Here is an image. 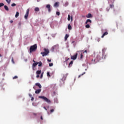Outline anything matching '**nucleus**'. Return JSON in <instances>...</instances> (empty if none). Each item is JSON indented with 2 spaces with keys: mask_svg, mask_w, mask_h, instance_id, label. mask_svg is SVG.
I'll list each match as a JSON object with an SVG mask.
<instances>
[{
  "mask_svg": "<svg viewBox=\"0 0 124 124\" xmlns=\"http://www.w3.org/2000/svg\"><path fill=\"white\" fill-rule=\"evenodd\" d=\"M44 108L46 110V111H47V108H46V107H44Z\"/></svg>",
  "mask_w": 124,
  "mask_h": 124,
  "instance_id": "51",
  "label": "nucleus"
},
{
  "mask_svg": "<svg viewBox=\"0 0 124 124\" xmlns=\"http://www.w3.org/2000/svg\"><path fill=\"white\" fill-rule=\"evenodd\" d=\"M39 98H42V99H44V100L47 103H51V100H49L48 98H47V97L44 96H39Z\"/></svg>",
  "mask_w": 124,
  "mask_h": 124,
  "instance_id": "3",
  "label": "nucleus"
},
{
  "mask_svg": "<svg viewBox=\"0 0 124 124\" xmlns=\"http://www.w3.org/2000/svg\"><path fill=\"white\" fill-rule=\"evenodd\" d=\"M70 20V15H68V21H69Z\"/></svg>",
  "mask_w": 124,
  "mask_h": 124,
  "instance_id": "35",
  "label": "nucleus"
},
{
  "mask_svg": "<svg viewBox=\"0 0 124 124\" xmlns=\"http://www.w3.org/2000/svg\"><path fill=\"white\" fill-rule=\"evenodd\" d=\"M34 11H36V12H38V11H39V8L36 7L34 9Z\"/></svg>",
  "mask_w": 124,
  "mask_h": 124,
  "instance_id": "23",
  "label": "nucleus"
},
{
  "mask_svg": "<svg viewBox=\"0 0 124 124\" xmlns=\"http://www.w3.org/2000/svg\"><path fill=\"white\" fill-rule=\"evenodd\" d=\"M56 15H57L58 16H60V12H56Z\"/></svg>",
  "mask_w": 124,
  "mask_h": 124,
  "instance_id": "38",
  "label": "nucleus"
},
{
  "mask_svg": "<svg viewBox=\"0 0 124 124\" xmlns=\"http://www.w3.org/2000/svg\"><path fill=\"white\" fill-rule=\"evenodd\" d=\"M37 63H38V66H41V65H42V62H37Z\"/></svg>",
  "mask_w": 124,
  "mask_h": 124,
  "instance_id": "24",
  "label": "nucleus"
},
{
  "mask_svg": "<svg viewBox=\"0 0 124 124\" xmlns=\"http://www.w3.org/2000/svg\"><path fill=\"white\" fill-rule=\"evenodd\" d=\"M4 9H5V10H6V11H8L9 10V9L7 5L4 6Z\"/></svg>",
  "mask_w": 124,
  "mask_h": 124,
  "instance_id": "19",
  "label": "nucleus"
},
{
  "mask_svg": "<svg viewBox=\"0 0 124 124\" xmlns=\"http://www.w3.org/2000/svg\"><path fill=\"white\" fill-rule=\"evenodd\" d=\"M88 23H90L91 24V23H92V20L91 19H87L85 22V24H88Z\"/></svg>",
  "mask_w": 124,
  "mask_h": 124,
  "instance_id": "15",
  "label": "nucleus"
},
{
  "mask_svg": "<svg viewBox=\"0 0 124 124\" xmlns=\"http://www.w3.org/2000/svg\"><path fill=\"white\" fill-rule=\"evenodd\" d=\"M4 5V4L3 3H0V7H1V6H3Z\"/></svg>",
  "mask_w": 124,
  "mask_h": 124,
  "instance_id": "33",
  "label": "nucleus"
},
{
  "mask_svg": "<svg viewBox=\"0 0 124 124\" xmlns=\"http://www.w3.org/2000/svg\"><path fill=\"white\" fill-rule=\"evenodd\" d=\"M68 29L70 31L72 30V27H71V25H70V24H68Z\"/></svg>",
  "mask_w": 124,
  "mask_h": 124,
  "instance_id": "18",
  "label": "nucleus"
},
{
  "mask_svg": "<svg viewBox=\"0 0 124 124\" xmlns=\"http://www.w3.org/2000/svg\"><path fill=\"white\" fill-rule=\"evenodd\" d=\"M33 115L34 116H37V113H33Z\"/></svg>",
  "mask_w": 124,
  "mask_h": 124,
  "instance_id": "44",
  "label": "nucleus"
},
{
  "mask_svg": "<svg viewBox=\"0 0 124 124\" xmlns=\"http://www.w3.org/2000/svg\"><path fill=\"white\" fill-rule=\"evenodd\" d=\"M15 17L16 18H18V17H19V12H16Z\"/></svg>",
  "mask_w": 124,
  "mask_h": 124,
  "instance_id": "21",
  "label": "nucleus"
},
{
  "mask_svg": "<svg viewBox=\"0 0 124 124\" xmlns=\"http://www.w3.org/2000/svg\"><path fill=\"white\" fill-rule=\"evenodd\" d=\"M49 66H53V63H51L49 64Z\"/></svg>",
  "mask_w": 124,
  "mask_h": 124,
  "instance_id": "40",
  "label": "nucleus"
},
{
  "mask_svg": "<svg viewBox=\"0 0 124 124\" xmlns=\"http://www.w3.org/2000/svg\"><path fill=\"white\" fill-rule=\"evenodd\" d=\"M41 92V89H37L35 91V93L36 94H38V93H40V92Z\"/></svg>",
  "mask_w": 124,
  "mask_h": 124,
  "instance_id": "9",
  "label": "nucleus"
},
{
  "mask_svg": "<svg viewBox=\"0 0 124 124\" xmlns=\"http://www.w3.org/2000/svg\"><path fill=\"white\" fill-rule=\"evenodd\" d=\"M65 62H67V61H68L69 60H70V59L69 58H67V57H66V58H65Z\"/></svg>",
  "mask_w": 124,
  "mask_h": 124,
  "instance_id": "37",
  "label": "nucleus"
},
{
  "mask_svg": "<svg viewBox=\"0 0 124 124\" xmlns=\"http://www.w3.org/2000/svg\"><path fill=\"white\" fill-rule=\"evenodd\" d=\"M36 73L38 75H39V74H41V70H38V71H37Z\"/></svg>",
  "mask_w": 124,
  "mask_h": 124,
  "instance_id": "20",
  "label": "nucleus"
},
{
  "mask_svg": "<svg viewBox=\"0 0 124 124\" xmlns=\"http://www.w3.org/2000/svg\"><path fill=\"white\" fill-rule=\"evenodd\" d=\"M37 64H38V63H37V62L33 63L32 69H33V70H34V68L35 67V66H36V65H37Z\"/></svg>",
  "mask_w": 124,
  "mask_h": 124,
  "instance_id": "11",
  "label": "nucleus"
},
{
  "mask_svg": "<svg viewBox=\"0 0 124 124\" xmlns=\"http://www.w3.org/2000/svg\"><path fill=\"white\" fill-rule=\"evenodd\" d=\"M44 52H41V55H42V57H45V56H47L48 54H49V49L47 48H44Z\"/></svg>",
  "mask_w": 124,
  "mask_h": 124,
  "instance_id": "2",
  "label": "nucleus"
},
{
  "mask_svg": "<svg viewBox=\"0 0 124 124\" xmlns=\"http://www.w3.org/2000/svg\"><path fill=\"white\" fill-rule=\"evenodd\" d=\"M47 76L48 77H51V75H50V73L49 72H47Z\"/></svg>",
  "mask_w": 124,
  "mask_h": 124,
  "instance_id": "32",
  "label": "nucleus"
},
{
  "mask_svg": "<svg viewBox=\"0 0 124 124\" xmlns=\"http://www.w3.org/2000/svg\"><path fill=\"white\" fill-rule=\"evenodd\" d=\"M71 21H72V17H71Z\"/></svg>",
  "mask_w": 124,
  "mask_h": 124,
  "instance_id": "55",
  "label": "nucleus"
},
{
  "mask_svg": "<svg viewBox=\"0 0 124 124\" xmlns=\"http://www.w3.org/2000/svg\"><path fill=\"white\" fill-rule=\"evenodd\" d=\"M110 8H114V5L113 4H110L109 5Z\"/></svg>",
  "mask_w": 124,
  "mask_h": 124,
  "instance_id": "28",
  "label": "nucleus"
},
{
  "mask_svg": "<svg viewBox=\"0 0 124 124\" xmlns=\"http://www.w3.org/2000/svg\"><path fill=\"white\" fill-rule=\"evenodd\" d=\"M44 73H42L41 75V76H40V78L41 79H42V78H43V74H44Z\"/></svg>",
  "mask_w": 124,
  "mask_h": 124,
  "instance_id": "31",
  "label": "nucleus"
},
{
  "mask_svg": "<svg viewBox=\"0 0 124 124\" xmlns=\"http://www.w3.org/2000/svg\"><path fill=\"white\" fill-rule=\"evenodd\" d=\"M92 62H93V60H92Z\"/></svg>",
  "mask_w": 124,
  "mask_h": 124,
  "instance_id": "56",
  "label": "nucleus"
},
{
  "mask_svg": "<svg viewBox=\"0 0 124 124\" xmlns=\"http://www.w3.org/2000/svg\"><path fill=\"white\" fill-rule=\"evenodd\" d=\"M83 53H88V51H87V50H85L84 52H83Z\"/></svg>",
  "mask_w": 124,
  "mask_h": 124,
  "instance_id": "49",
  "label": "nucleus"
},
{
  "mask_svg": "<svg viewBox=\"0 0 124 124\" xmlns=\"http://www.w3.org/2000/svg\"><path fill=\"white\" fill-rule=\"evenodd\" d=\"M41 120H43V117H42V116H41Z\"/></svg>",
  "mask_w": 124,
  "mask_h": 124,
  "instance_id": "50",
  "label": "nucleus"
},
{
  "mask_svg": "<svg viewBox=\"0 0 124 124\" xmlns=\"http://www.w3.org/2000/svg\"><path fill=\"white\" fill-rule=\"evenodd\" d=\"M46 7L47 8L48 12H51V5H50V4H47L46 5Z\"/></svg>",
  "mask_w": 124,
  "mask_h": 124,
  "instance_id": "8",
  "label": "nucleus"
},
{
  "mask_svg": "<svg viewBox=\"0 0 124 124\" xmlns=\"http://www.w3.org/2000/svg\"><path fill=\"white\" fill-rule=\"evenodd\" d=\"M98 42H99V41H100V39H98Z\"/></svg>",
  "mask_w": 124,
  "mask_h": 124,
  "instance_id": "52",
  "label": "nucleus"
},
{
  "mask_svg": "<svg viewBox=\"0 0 124 124\" xmlns=\"http://www.w3.org/2000/svg\"><path fill=\"white\" fill-rule=\"evenodd\" d=\"M60 84L61 86L64 84V82L63 81V78H62L60 80Z\"/></svg>",
  "mask_w": 124,
  "mask_h": 124,
  "instance_id": "12",
  "label": "nucleus"
},
{
  "mask_svg": "<svg viewBox=\"0 0 124 124\" xmlns=\"http://www.w3.org/2000/svg\"><path fill=\"white\" fill-rule=\"evenodd\" d=\"M85 73H86L84 72V73H83V74H82L79 75L78 78H80V77H81V76H83V75H84V74H85Z\"/></svg>",
  "mask_w": 124,
  "mask_h": 124,
  "instance_id": "29",
  "label": "nucleus"
},
{
  "mask_svg": "<svg viewBox=\"0 0 124 124\" xmlns=\"http://www.w3.org/2000/svg\"><path fill=\"white\" fill-rule=\"evenodd\" d=\"M36 78H39V75H37L36 76Z\"/></svg>",
  "mask_w": 124,
  "mask_h": 124,
  "instance_id": "47",
  "label": "nucleus"
},
{
  "mask_svg": "<svg viewBox=\"0 0 124 124\" xmlns=\"http://www.w3.org/2000/svg\"><path fill=\"white\" fill-rule=\"evenodd\" d=\"M72 64H73V61H72L69 63L68 67H71V66H72Z\"/></svg>",
  "mask_w": 124,
  "mask_h": 124,
  "instance_id": "17",
  "label": "nucleus"
},
{
  "mask_svg": "<svg viewBox=\"0 0 124 124\" xmlns=\"http://www.w3.org/2000/svg\"><path fill=\"white\" fill-rule=\"evenodd\" d=\"M37 49V45L35 44L33 46H31L30 48V53H32V52H35Z\"/></svg>",
  "mask_w": 124,
  "mask_h": 124,
  "instance_id": "1",
  "label": "nucleus"
},
{
  "mask_svg": "<svg viewBox=\"0 0 124 124\" xmlns=\"http://www.w3.org/2000/svg\"><path fill=\"white\" fill-rule=\"evenodd\" d=\"M29 95L30 97H32V95H31V94H29Z\"/></svg>",
  "mask_w": 124,
  "mask_h": 124,
  "instance_id": "43",
  "label": "nucleus"
},
{
  "mask_svg": "<svg viewBox=\"0 0 124 124\" xmlns=\"http://www.w3.org/2000/svg\"><path fill=\"white\" fill-rule=\"evenodd\" d=\"M12 62L13 63H15L14 59H13V58H12Z\"/></svg>",
  "mask_w": 124,
  "mask_h": 124,
  "instance_id": "41",
  "label": "nucleus"
},
{
  "mask_svg": "<svg viewBox=\"0 0 124 124\" xmlns=\"http://www.w3.org/2000/svg\"><path fill=\"white\" fill-rule=\"evenodd\" d=\"M54 102H55V103H59V101H58L57 99H54Z\"/></svg>",
  "mask_w": 124,
  "mask_h": 124,
  "instance_id": "27",
  "label": "nucleus"
},
{
  "mask_svg": "<svg viewBox=\"0 0 124 124\" xmlns=\"http://www.w3.org/2000/svg\"><path fill=\"white\" fill-rule=\"evenodd\" d=\"M53 112H54V109H51L50 113H53Z\"/></svg>",
  "mask_w": 124,
  "mask_h": 124,
  "instance_id": "42",
  "label": "nucleus"
},
{
  "mask_svg": "<svg viewBox=\"0 0 124 124\" xmlns=\"http://www.w3.org/2000/svg\"><path fill=\"white\" fill-rule=\"evenodd\" d=\"M33 62H35V61H34V60H33Z\"/></svg>",
  "mask_w": 124,
  "mask_h": 124,
  "instance_id": "54",
  "label": "nucleus"
},
{
  "mask_svg": "<svg viewBox=\"0 0 124 124\" xmlns=\"http://www.w3.org/2000/svg\"><path fill=\"white\" fill-rule=\"evenodd\" d=\"M33 99H34V98H33V97H31V100L32 101H33Z\"/></svg>",
  "mask_w": 124,
  "mask_h": 124,
  "instance_id": "46",
  "label": "nucleus"
},
{
  "mask_svg": "<svg viewBox=\"0 0 124 124\" xmlns=\"http://www.w3.org/2000/svg\"><path fill=\"white\" fill-rule=\"evenodd\" d=\"M54 7H58L59 6V2H56L54 5Z\"/></svg>",
  "mask_w": 124,
  "mask_h": 124,
  "instance_id": "16",
  "label": "nucleus"
},
{
  "mask_svg": "<svg viewBox=\"0 0 124 124\" xmlns=\"http://www.w3.org/2000/svg\"><path fill=\"white\" fill-rule=\"evenodd\" d=\"M11 6H12V7H13L14 6H16V4L14 3L11 4Z\"/></svg>",
  "mask_w": 124,
  "mask_h": 124,
  "instance_id": "34",
  "label": "nucleus"
},
{
  "mask_svg": "<svg viewBox=\"0 0 124 124\" xmlns=\"http://www.w3.org/2000/svg\"><path fill=\"white\" fill-rule=\"evenodd\" d=\"M35 85H36V86H37L38 87H39V88L40 89H41V88H42V87L41 86V85L40 83H36L35 84Z\"/></svg>",
  "mask_w": 124,
  "mask_h": 124,
  "instance_id": "13",
  "label": "nucleus"
},
{
  "mask_svg": "<svg viewBox=\"0 0 124 124\" xmlns=\"http://www.w3.org/2000/svg\"><path fill=\"white\" fill-rule=\"evenodd\" d=\"M85 27L86 28V29H90V24H87L85 26Z\"/></svg>",
  "mask_w": 124,
  "mask_h": 124,
  "instance_id": "26",
  "label": "nucleus"
},
{
  "mask_svg": "<svg viewBox=\"0 0 124 124\" xmlns=\"http://www.w3.org/2000/svg\"><path fill=\"white\" fill-rule=\"evenodd\" d=\"M107 34H108V32L107 31L105 32L101 36L102 38H103V37H104L105 35H107Z\"/></svg>",
  "mask_w": 124,
  "mask_h": 124,
  "instance_id": "10",
  "label": "nucleus"
},
{
  "mask_svg": "<svg viewBox=\"0 0 124 124\" xmlns=\"http://www.w3.org/2000/svg\"><path fill=\"white\" fill-rule=\"evenodd\" d=\"M29 13H30V9H28L27 10L26 13L24 16L25 19H28V16H29Z\"/></svg>",
  "mask_w": 124,
  "mask_h": 124,
  "instance_id": "7",
  "label": "nucleus"
},
{
  "mask_svg": "<svg viewBox=\"0 0 124 124\" xmlns=\"http://www.w3.org/2000/svg\"><path fill=\"white\" fill-rule=\"evenodd\" d=\"M83 54L82 53H81V54H80V59L81 60H82V59H83Z\"/></svg>",
  "mask_w": 124,
  "mask_h": 124,
  "instance_id": "36",
  "label": "nucleus"
},
{
  "mask_svg": "<svg viewBox=\"0 0 124 124\" xmlns=\"http://www.w3.org/2000/svg\"><path fill=\"white\" fill-rule=\"evenodd\" d=\"M106 50L107 49L106 48H104L102 49V53H103L102 59H105L106 58V55H104V54H105V52Z\"/></svg>",
  "mask_w": 124,
  "mask_h": 124,
  "instance_id": "6",
  "label": "nucleus"
},
{
  "mask_svg": "<svg viewBox=\"0 0 124 124\" xmlns=\"http://www.w3.org/2000/svg\"><path fill=\"white\" fill-rule=\"evenodd\" d=\"M106 11H107L108 12H109V10H110V8L108 7L106 8Z\"/></svg>",
  "mask_w": 124,
  "mask_h": 124,
  "instance_id": "30",
  "label": "nucleus"
},
{
  "mask_svg": "<svg viewBox=\"0 0 124 124\" xmlns=\"http://www.w3.org/2000/svg\"><path fill=\"white\" fill-rule=\"evenodd\" d=\"M10 22L11 24H12V23H13V20H10Z\"/></svg>",
  "mask_w": 124,
  "mask_h": 124,
  "instance_id": "48",
  "label": "nucleus"
},
{
  "mask_svg": "<svg viewBox=\"0 0 124 124\" xmlns=\"http://www.w3.org/2000/svg\"><path fill=\"white\" fill-rule=\"evenodd\" d=\"M56 46H54L52 47V48H54V47H56Z\"/></svg>",
  "mask_w": 124,
  "mask_h": 124,
  "instance_id": "53",
  "label": "nucleus"
},
{
  "mask_svg": "<svg viewBox=\"0 0 124 124\" xmlns=\"http://www.w3.org/2000/svg\"><path fill=\"white\" fill-rule=\"evenodd\" d=\"M86 17L87 18H91L92 17V14H88Z\"/></svg>",
  "mask_w": 124,
  "mask_h": 124,
  "instance_id": "22",
  "label": "nucleus"
},
{
  "mask_svg": "<svg viewBox=\"0 0 124 124\" xmlns=\"http://www.w3.org/2000/svg\"><path fill=\"white\" fill-rule=\"evenodd\" d=\"M47 62H51V60L47 59Z\"/></svg>",
  "mask_w": 124,
  "mask_h": 124,
  "instance_id": "45",
  "label": "nucleus"
},
{
  "mask_svg": "<svg viewBox=\"0 0 124 124\" xmlns=\"http://www.w3.org/2000/svg\"><path fill=\"white\" fill-rule=\"evenodd\" d=\"M17 78H18V77L16 76H15V77L13 78V79H17Z\"/></svg>",
  "mask_w": 124,
  "mask_h": 124,
  "instance_id": "39",
  "label": "nucleus"
},
{
  "mask_svg": "<svg viewBox=\"0 0 124 124\" xmlns=\"http://www.w3.org/2000/svg\"><path fill=\"white\" fill-rule=\"evenodd\" d=\"M78 56V53H76L75 55L71 56V60H73L74 61H75L76 59H77V57Z\"/></svg>",
  "mask_w": 124,
  "mask_h": 124,
  "instance_id": "5",
  "label": "nucleus"
},
{
  "mask_svg": "<svg viewBox=\"0 0 124 124\" xmlns=\"http://www.w3.org/2000/svg\"><path fill=\"white\" fill-rule=\"evenodd\" d=\"M69 37V35L66 34L64 37V40H65V41H66V40H67V38Z\"/></svg>",
  "mask_w": 124,
  "mask_h": 124,
  "instance_id": "14",
  "label": "nucleus"
},
{
  "mask_svg": "<svg viewBox=\"0 0 124 124\" xmlns=\"http://www.w3.org/2000/svg\"><path fill=\"white\" fill-rule=\"evenodd\" d=\"M99 60H100V56H99V55H98L97 56V59L93 60V63H96L97 62H99Z\"/></svg>",
  "mask_w": 124,
  "mask_h": 124,
  "instance_id": "4",
  "label": "nucleus"
},
{
  "mask_svg": "<svg viewBox=\"0 0 124 124\" xmlns=\"http://www.w3.org/2000/svg\"><path fill=\"white\" fill-rule=\"evenodd\" d=\"M6 1H7L8 4H10V2H11V0H6Z\"/></svg>",
  "mask_w": 124,
  "mask_h": 124,
  "instance_id": "25",
  "label": "nucleus"
},
{
  "mask_svg": "<svg viewBox=\"0 0 124 124\" xmlns=\"http://www.w3.org/2000/svg\"><path fill=\"white\" fill-rule=\"evenodd\" d=\"M0 57H1V55L0 54Z\"/></svg>",
  "mask_w": 124,
  "mask_h": 124,
  "instance_id": "57",
  "label": "nucleus"
}]
</instances>
